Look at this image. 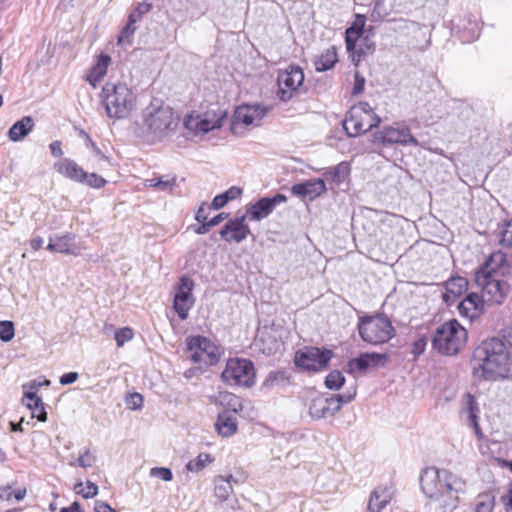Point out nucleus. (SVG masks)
Returning <instances> with one entry per match:
<instances>
[{
  "mask_svg": "<svg viewBox=\"0 0 512 512\" xmlns=\"http://www.w3.org/2000/svg\"><path fill=\"white\" fill-rule=\"evenodd\" d=\"M222 116L215 111H206L205 113H192L185 117L184 126L187 130L196 135L208 133L211 130L221 126Z\"/></svg>",
  "mask_w": 512,
  "mask_h": 512,
  "instance_id": "obj_16",
  "label": "nucleus"
},
{
  "mask_svg": "<svg viewBox=\"0 0 512 512\" xmlns=\"http://www.w3.org/2000/svg\"><path fill=\"white\" fill-rule=\"evenodd\" d=\"M287 201L284 194H276L273 197H263L247 208V218L250 221H260L267 218L274 209Z\"/></svg>",
  "mask_w": 512,
  "mask_h": 512,
  "instance_id": "obj_18",
  "label": "nucleus"
},
{
  "mask_svg": "<svg viewBox=\"0 0 512 512\" xmlns=\"http://www.w3.org/2000/svg\"><path fill=\"white\" fill-rule=\"evenodd\" d=\"M215 426L221 436L229 437L237 430L236 418L233 414L227 412L221 413L218 415Z\"/></svg>",
  "mask_w": 512,
  "mask_h": 512,
  "instance_id": "obj_34",
  "label": "nucleus"
},
{
  "mask_svg": "<svg viewBox=\"0 0 512 512\" xmlns=\"http://www.w3.org/2000/svg\"><path fill=\"white\" fill-rule=\"evenodd\" d=\"M95 512H117L108 503L104 501H96L94 506Z\"/></svg>",
  "mask_w": 512,
  "mask_h": 512,
  "instance_id": "obj_58",
  "label": "nucleus"
},
{
  "mask_svg": "<svg viewBox=\"0 0 512 512\" xmlns=\"http://www.w3.org/2000/svg\"><path fill=\"white\" fill-rule=\"evenodd\" d=\"M218 398H219V401L221 402V404L226 402L229 406H231L233 408L234 412L237 410L236 404H237L238 400L234 394L229 393V392H220Z\"/></svg>",
  "mask_w": 512,
  "mask_h": 512,
  "instance_id": "obj_49",
  "label": "nucleus"
},
{
  "mask_svg": "<svg viewBox=\"0 0 512 512\" xmlns=\"http://www.w3.org/2000/svg\"><path fill=\"white\" fill-rule=\"evenodd\" d=\"M134 31L135 27L133 26L132 19L130 18V23L122 30L121 35L118 38V43L121 45L131 44V37Z\"/></svg>",
  "mask_w": 512,
  "mask_h": 512,
  "instance_id": "obj_48",
  "label": "nucleus"
},
{
  "mask_svg": "<svg viewBox=\"0 0 512 512\" xmlns=\"http://www.w3.org/2000/svg\"><path fill=\"white\" fill-rule=\"evenodd\" d=\"M291 192L297 197L314 200L326 192V185L324 180L320 178L310 179L293 185L291 187Z\"/></svg>",
  "mask_w": 512,
  "mask_h": 512,
  "instance_id": "obj_23",
  "label": "nucleus"
},
{
  "mask_svg": "<svg viewBox=\"0 0 512 512\" xmlns=\"http://www.w3.org/2000/svg\"><path fill=\"white\" fill-rule=\"evenodd\" d=\"M86 146L90 149L93 155V167L102 169L104 163L110 165V158L101 151L89 136H86Z\"/></svg>",
  "mask_w": 512,
  "mask_h": 512,
  "instance_id": "obj_37",
  "label": "nucleus"
},
{
  "mask_svg": "<svg viewBox=\"0 0 512 512\" xmlns=\"http://www.w3.org/2000/svg\"><path fill=\"white\" fill-rule=\"evenodd\" d=\"M466 340V329L456 319H452L436 329L432 346L440 354L453 356L460 352Z\"/></svg>",
  "mask_w": 512,
  "mask_h": 512,
  "instance_id": "obj_6",
  "label": "nucleus"
},
{
  "mask_svg": "<svg viewBox=\"0 0 512 512\" xmlns=\"http://www.w3.org/2000/svg\"><path fill=\"white\" fill-rule=\"evenodd\" d=\"M247 216L243 215L229 220L221 229L220 235L227 241L240 243L250 234V228L245 223Z\"/></svg>",
  "mask_w": 512,
  "mask_h": 512,
  "instance_id": "obj_22",
  "label": "nucleus"
},
{
  "mask_svg": "<svg viewBox=\"0 0 512 512\" xmlns=\"http://www.w3.org/2000/svg\"><path fill=\"white\" fill-rule=\"evenodd\" d=\"M365 85V80L363 77L359 75V73L355 74V85L353 88V94H359L363 92Z\"/></svg>",
  "mask_w": 512,
  "mask_h": 512,
  "instance_id": "obj_57",
  "label": "nucleus"
},
{
  "mask_svg": "<svg viewBox=\"0 0 512 512\" xmlns=\"http://www.w3.org/2000/svg\"><path fill=\"white\" fill-rule=\"evenodd\" d=\"M23 403H25L26 407L31 411L32 418H37L41 422H45L47 420L44 403L34 391L24 392Z\"/></svg>",
  "mask_w": 512,
  "mask_h": 512,
  "instance_id": "obj_27",
  "label": "nucleus"
},
{
  "mask_svg": "<svg viewBox=\"0 0 512 512\" xmlns=\"http://www.w3.org/2000/svg\"><path fill=\"white\" fill-rule=\"evenodd\" d=\"M60 512H82L81 505L75 501L69 507H63Z\"/></svg>",
  "mask_w": 512,
  "mask_h": 512,
  "instance_id": "obj_63",
  "label": "nucleus"
},
{
  "mask_svg": "<svg viewBox=\"0 0 512 512\" xmlns=\"http://www.w3.org/2000/svg\"><path fill=\"white\" fill-rule=\"evenodd\" d=\"M143 122L153 140H162L175 132L178 117L170 106L153 101L143 111Z\"/></svg>",
  "mask_w": 512,
  "mask_h": 512,
  "instance_id": "obj_5",
  "label": "nucleus"
},
{
  "mask_svg": "<svg viewBox=\"0 0 512 512\" xmlns=\"http://www.w3.org/2000/svg\"><path fill=\"white\" fill-rule=\"evenodd\" d=\"M355 392L348 395H335L331 397L318 396L309 405V414L314 419H321L333 415L341 406L353 400Z\"/></svg>",
  "mask_w": 512,
  "mask_h": 512,
  "instance_id": "obj_13",
  "label": "nucleus"
},
{
  "mask_svg": "<svg viewBox=\"0 0 512 512\" xmlns=\"http://www.w3.org/2000/svg\"><path fill=\"white\" fill-rule=\"evenodd\" d=\"M46 249L50 252L78 256L85 247L75 242V236L73 234L66 233L50 236Z\"/></svg>",
  "mask_w": 512,
  "mask_h": 512,
  "instance_id": "obj_20",
  "label": "nucleus"
},
{
  "mask_svg": "<svg viewBox=\"0 0 512 512\" xmlns=\"http://www.w3.org/2000/svg\"><path fill=\"white\" fill-rule=\"evenodd\" d=\"M100 98L107 116L112 119L127 118L136 104V95L125 83H106Z\"/></svg>",
  "mask_w": 512,
  "mask_h": 512,
  "instance_id": "obj_4",
  "label": "nucleus"
},
{
  "mask_svg": "<svg viewBox=\"0 0 512 512\" xmlns=\"http://www.w3.org/2000/svg\"><path fill=\"white\" fill-rule=\"evenodd\" d=\"M13 492L10 486L0 487V499L4 501H10L12 499Z\"/></svg>",
  "mask_w": 512,
  "mask_h": 512,
  "instance_id": "obj_60",
  "label": "nucleus"
},
{
  "mask_svg": "<svg viewBox=\"0 0 512 512\" xmlns=\"http://www.w3.org/2000/svg\"><path fill=\"white\" fill-rule=\"evenodd\" d=\"M74 491L81 495L85 499H90L95 497L98 494V486L87 480L85 484L83 482H78L74 486Z\"/></svg>",
  "mask_w": 512,
  "mask_h": 512,
  "instance_id": "obj_39",
  "label": "nucleus"
},
{
  "mask_svg": "<svg viewBox=\"0 0 512 512\" xmlns=\"http://www.w3.org/2000/svg\"><path fill=\"white\" fill-rule=\"evenodd\" d=\"M498 236L502 246H512V219L499 226Z\"/></svg>",
  "mask_w": 512,
  "mask_h": 512,
  "instance_id": "obj_40",
  "label": "nucleus"
},
{
  "mask_svg": "<svg viewBox=\"0 0 512 512\" xmlns=\"http://www.w3.org/2000/svg\"><path fill=\"white\" fill-rule=\"evenodd\" d=\"M14 337V325L11 321H0V340L9 342Z\"/></svg>",
  "mask_w": 512,
  "mask_h": 512,
  "instance_id": "obj_45",
  "label": "nucleus"
},
{
  "mask_svg": "<svg viewBox=\"0 0 512 512\" xmlns=\"http://www.w3.org/2000/svg\"><path fill=\"white\" fill-rule=\"evenodd\" d=\"M395 497V488L392 485H378L368 499V512H381Z\"/></svg>",
  "mask_w": 512,
  "mask_h": 512,
  "instance_id": "obj_21",
  "label": "nucleus"
},
{
  "mask_svg": "<svg viewBox=\"0 0 512 512\" xmlns=\"http://www.w3.org/2000/svg\"><path fill=\"white\" fill-rule=\"evenodd\" d=\"M420 482L423 493L441 512L454 510L458 506L460 495L466 492V481L445 469H425Z\"/></svg>",
  "mask_w": 512,
  "mask_h": 512,
  "instance_id": "obj_1",
  "label": "nucleus"
},
{
  "mask_svg": "<svg viewBox=\"0 0 512 512\" xmlns=\"http://www.w3.org/2000/svg\"><path fill=\"white\" fill-rule=\"evenodd\" d=\"M53 168L60 175L77 183H80L85 175V170L69 158H62L55 162Z\"/></svg>",
  "mask_w": 512,
  "mask_h": 512,
  "instance_id": "obj_25",
  "label": "nucleus"
},
{
  "mask_svg": "<svg viewBox=\"0 0 512 512\" xmlns=\"http://www.w3.org/2000/svg\"><path fill=\"white\" fill-rule=\"evenodd\" d=\"M228 201L235 200L242 194V189L237 186H231L227 191L224 192Z\"/></svg>",
  "mask_w": 512,
  "mask_h": 512,
  "instance_id": "obj_56",
  "label": "nucleus"
},
{
  "mask_svg": "<svg viewBox=\"0 0 512 512\" xmlns=\"http://www.w3.org/2000/svg\"><path fill=\"white\" fill-rule=\"evenodd\" d=\"M228 202L229 201L227 197L225 196L224 193H222L214 197L210 207L213 208L214 210H219L222 207H224Z\"/></svg>",
  "mask_w": 512,
  "mask_h": 512,
  "instance_id": "obj_53",
  "label": "nucleus"
},
{
  "mask_svg": "<svg viewBox=\"0 0 512 512\" xmlns=\"http://www.w3.org/2000/svg\"><path fill=\"white\" fill-rule=\"evenodd\" d=\"M144 185L160 192L171 193L177 186V178L172 175L153 177L146 179Z\"/></svg>",
  "mask_w": 512,
  "mask_h": 512,
  "instance_id": "obj_31",
  "label": "nucleus"
},
{
  "mask_svg": "<svg viewBox=\"0 0 512 512\" xmlns=\"http://www.w3.org/2000/svg\"><path fill=\"white\" fill-rule=\"evenodd\" d=\"M345 382V377L340 371H332L330 372L325 379V385L330 390H338L340 389Z\"/></svg>",
  "mask_w": 512,
  "mask_h": 512,
  "instance_id": "obj_43",
  "label": "nucleus"
},
{
  "mask_svg": "<svg viewBox=\"0 0 512 512\" xmlns=\"http://www.w3.org/2000/svg\"><path fill=\"white\" fill-rule=\"evenodd\" d=\"M33 127V119L30 116H25L12 125L8 136L13 142L21 141L32 131Z\"/></svg>",
  "mask_w": 512,
  "mask_h": 512,
  "instance_id": "obj_30",
  "label": "nucleus"
},
{
  "mask_svg": "<svg viewBox=\"0 0 512 512\" xmlns=\"http://www.w3.org/2000/svg\"><path fill=\"white\" fill-rule=\"evenodd\" d=\"M236 482L232 475L227 477L217 476L214 480V494L215 497L220 501H226L229 496L233 493L232 483Z\"/></svg>",
  "mask_w": 512,
  "mask_h": 512,
  "instance_id": "obj_32",
  "label": "nucleus"
},
{
  "mask_svg": "<svg viewBox=\"0 0 512 512\" xmlns=\"http://www.w3.org/2000/svg\"><path fill=\"white\" fill-rule=\"evenodd\" d=\"M193 287L194 282L190 277L182 276L180 278L174 295V309L182 320L187 318L188 311L194 304Z\"/></svg>",
  "mask_w": 512,
  "mask_h": 512,
  "instance_id": "obj_17",
  "label": "nucleus"
},
{
  "mask_svg": "<svg viewBox=\"0 0 512 512\" xmlns=\"http://www.w3.org/2000/svg\"><path fill=\"white\" fill-rule=\"evenodd\" d=\"M49 148H50V151H51V154L55 157H60L63 155V150L61 148V142L60 141H53L50 145H49Z\"/></svg>",
  "mask_w": 512,
  "mask_h": 512,
  "instance_id": "obj_59",
  "label": "nucleus"
},
{
  "mask_svg": "<svg viewBox=\"0 0 512 512\" xmlns=\"http://www.w3.org/2000/svg\"><path fill=\"white\" fill-rule=\"evenodd\" d=\"M133 330L129 327H124L115 332V340L119 347L123 346L126 342L133 338Z\"/></svg>",
  "mask_w": 512,
  "mask_h": 512,
  "instance_id": "obj_46",
  "label": "nucleus"
},
{
  "mask_svg": "<svg viewBox=\"0 0 512 512\" xmlns=\"http://www.w3.org/2000/svg\"><path fill=\"white\" fill-rule=\"evenodd\" d=\"M468 281L464 277H451L445 282V293L443 299L447 304H451L457 296H460L467 290Z\"/></svg>",
  "mask_w": 512,
  "mask_h": 512,
  "instance_id": "obj_26",
  "label": "nucleus"
},
{
  "mask_svg": "<svg viewBox=\"0 0 512 512\" xmlns=\"http://www.w3.org/2000/svg\"><path fill=\"white\" fill-rule=\"evenodd\" d=\"M357 329L361 339L371 345L387 343L395 336L392 322L383 314L359 317Z\"/></svg>",
  "mask_w": 512,
  "mask_h": 512,
  "instance_id": "obj_7",
  "label": "nucleus"
},
{
  "mask_svg": "<svg viewBox=\"0 0 512 512\" xmlns=\"http://www.w3.org/2000/svg\"><path fill=\"white\" fill-rule=\"evenodd\" d=\"M214 458L208 453H200L195 459L190 460L186 464V469L192 473L202 471L206 466L211 464Z\"/></svg>",
  "mask_w": 512,
  "mask_h": 512,
  "instance_id": "obj_38",
  "label": "nucleus"
},
{
  "mask_svg": "<svg viewBox=\"0 0 512 512\" xmlns=\"http://www.w3.org/2000/svg\"><path fill=\"white\" fill-rule=\"evenodd\" d=\"M188 358L200 366H212L219 362L223 349L210 338L196 335L186 340Z\"/></svg>",
  "mask_w": 512,
  "mask_h": 512,
  "instance_id": "obj_8",
  "label": "nucleus"
},
{
  "mask_svg": "<svg viewBox=\"0 0 512 512\" xmlns=\"http://www.w3.org/2000/svg\"><path fill=\"white\" fill-rule=\"evenodd\" d=\"M81 184H85L91 188L99 189L106 185L107 181L96 173H88L82 177Z\"/></svg>",
  "mask_w": 512,
  "mask_h": 512,
  "instance_id": "obj_44",
  "label": "nucleus"
},
{
  "mask_svg": "<svg viewBox=\"0 0 512 512\" xmlns=\"http://www.w3.org/2000/svg\"><path fill=\"white\" fill-rule=\"evenodd\" d=\"M474 372L484 380L512 378V352L499 337L486 339L474 350Z\"/></svg>",
  "mask_w": 512,
  "mask_h": 512,
  "instance_id": "obj_2",
  "label": "nucleus"
},
{
  "mask_svg": "<svg viewBox=\"0 0 512 512\" xmlns=\"http://www.w3.org/2000/svg\"><path fill=\"white\" fill-rule=\"evenodd\" d=\"M332 352L318 347H304L295 354V365L303 370L317 372L327 367Z\"/></svg>",
  "mask_w": 512,
  "mask_h": 512,
  "instance_id": "obj_11",
  "label": "nucleus"
},
{
  "mask_svg": "<svg viewBox=\"0 0 512 512\" xmlns=\"http://www.w3.org/2000/svg\"><path fill=\"white\" fill-rule=\"evenodd\" d=\"M151 477H158L163 481L169 482L173 479L172 471L165 467H154L150 470Z\"/></svg>",
  "mask_w": 512,
  "mask_h": 512,
  "instance_id": "obj_47",
  "label": "nucleus"
},
{
  "mask_svg": "<svg viewBox=\"0 0 512 512\" xmlns=\"http://www.w3.org/2000/svg\"><path fill=\"white\" fill-rule=\"evenodd\" d=\"M373 142L383 145H419L418 140L411 134L410 128L403 123L383 127L381 131L374 134Z\"/></svg>",
  "mask_w": 512,
  "mask_h": 512,
  "instance_id": "obj_12",
  "label": "nucleus"
},
{
  "mask_svg": "<svg viewBox=\"0 0 512 512\" xmlns=\"http://www.w3.org/2000/svg\"><path fill=\"white\" fill-rule=\"evenodd\" d=\"M505 262L501 252L493 253L490 258L475 272V283L482 291L484 301L500 304L506 297L509 285L499 278L498 268Z\"/></svg>",
  "mask_w": 512,
  "mask_h": 512,
  "instance_id": "obj_3",
  "label": "nucleus"
},
{
  "mask_svg": "<svg viewBox=\"0 0 512 512\" xmlns=\"http://www.w3.org/2000/svg\"><path fill=\"white\" fill-rule=\"evenodd\" d=\"M111 58L108 55L102 54L99 56L95 65L91 68L87 76V81L96 87L97 83L105 76Z\"/></svg>",
  "mask_w": 512,
  "mask_h": 512,
  "instance_id": "obj_33",
  "label": "nucleus"
},
{
  "mask_svg": "<svg viewBox=\"0 0 512 512\" xmlns=\"http://www.w3.org/2000/svg\"><path fill=\"white\" fill-rule=\"evenodd\" d=\"M95 462V456L88 449H86L82 454L79 455L78 458L70 461L69 465L72 467L79 466L82 468H89L92 467Z\"/></svg>",
  "mask_w": 512,
  "mask_h": 512,
  "instance_id": "obj_42",
  "label": "nucleus"
},
{
  "mask_svg": "<svg viewBox=\"0 0 512 512\" xmlns=\"http://www.w3.org/2000/svg\"><path fill=\"white\" fill-rule=\"evenodd\" d=\"M503 502L506 506V509L512 511V482L509 485L507 495L503 497Z\"/></svg>",
  "mask_w": 512,
  "mask_h": 512,
  "instance_id": "obj_61",
  "label": "nucleus"
},
{
  "mask_svg": "<svg viewBox=\"0 0 512 512\" xmlns=\"http://www.w3.org/2000/svg\"><path fill=\"white\" fill-rule=\"evenodd\" d=\"M350 174V166L347 162H340L338 165L327 169L324 176L327 180L339 185L344 182Z\"/></svg>",
  "mask_w": 512,
  "mask_h": 512,
  "instance_id": "obj_36",
  "label": "nucleus"
},
{
  "mask_svg": "<svg viewBox=\"0 0 512 512\" xmlns=\"http://www.w3.org/2000/svg\"><path fill=\"white\" fill-rule=\"evenodd\" d=\"M210 209H211L210 206H208L206 203H203L199 207V209H198V211L196 213V216H195L196 220L198 222H208L207 219H208V216H209Z\"/></svg>",
  "mask_w": 512,
  "mask_h": 512,
  "instance_id": "obj_52",
  "label": "nucleus"
},
{
  "mask_svg": "<svg viewBox=\"0 0 512 512\" xmlns=\"http://www.w3.org/2000/svg\"><path fill=\"white\" fill-rule=\"evenodd\" d=\"M500 339L505 343V347L512 352V328L505 329Z\"/></svg>",
  "mask_w": 512,
  "mask_h": 512,
  "instance_id": "obj_55",
  "label": "nucleus"
},
{
  "mask_svg": "<svg viewBox=\"0 0 512 512\" xmlns=\"http://www.w3.org/2000/svg\"><path fill=\"white\" fill-rule=\"evenodd\" d=\"M50 385V381L45 379L44 381H38V380H33L29 383H26L22 386L23 388V391H34L35 393L37 392V390L42 387V386H49Z\"/></svg>",
  "mask_w": 512,
  "mask_h": 512,
  "instance_id": "obj_50",
  "label": "nucleus"
},
{
  "mask_svg": "<svg viewBox=\"0 0 512 512\" xmlns=\"http://www.w3.org/2000/svg\"><path fill=\"white\" fill-rule=\"evenodd\" d=\"M380 122V117L373 113L371 106L367 102H360L350 109L343 122V127L348 136L354 137L371 130Z\"/></svg>",
  "mask_w": 512,
  "mask_h": 512,
  "instance_id": "obj_9",
  "label": "nucleus"
},
{
  "mask_svg": "<svg viewBox=\"0 0 512 512\" xmlns=\"http://www.w3.org/2000/svg\"><path fill=\"white\" fill-rule=\"evenodd\" d=\"M127 404L131 409H138L143 405V398L139 393H133L127 398Z\"/></svg>",
  "mask_w": 512,
  "mask_h": 512,
  "instance_id": "obj_51",
  "label": "nucleus"
},
{
  "mask_svg": "<svg viewBox=\"0 0 512 512\" xmlns=\"http://www.w3.org/2000/svg\"><path fill=\"white\" fill-rule=\"evenodd\" d=\"M255 369L250 360L231 358L222 372V379L229 385L250 387L255 382Z\"/></svg>",
  "mask_w": 512,
  "mask_h": 512,
  "instance_id": "obj_10",
  "label": "nucleus"
},
{
  "mask_svg": "<svg viewBox=\"0 0 512 512\" xmlns=\"http://www.w3.org/2000/svg\"><path fill=\"white\" fill-rule=\"evenodd\" d=\"M484 300L477 293L468 294L457 306L460 316L473 320L483 312Z\"/></svg>",
  "mask_w": 512,
  "mask_h": 512,
  "instance_id": "obj_24",
  "label": "nucleus"
},
{
  "mask_svg": "<svg viewBox=\"0 0 512 512\" xmlns=\"http://www.w3.org/2000/svg\"><path fill=\"white\" fill-rule=\"evenodd\" d=\"M387 355L381 353H362L357 358L348 362V371L350 373H365L370 369L384 367L387 363Z\"/></svg>",
  "mask_w": 512,
  "mask_h": 512,
  "instance_id": "obj_19",
  "label": "nucleus"
},
{
  "mask_svg": "<svg viewBox=\"0 0 512 512\" xmlns=\"http://www.w3.org/2000/svg\"><path fill=\"white\" fill-rule=\"evenodd\" d=\"M337 59V52L334 47L326 49L319 56H317L314 60V66L316 71L323 72L334 67Z\"/></svg>",
  "mask_w": 512,
  "mask_h": 512,
  "instance_id": "obj_35",
  "label": "nucleus"
},
{
  "mask_svg": "<svg viewBox=\"0 0 512 512\" xmlns=\"http://www.w3.org/2000/svg\"><path fill=\"white\" fill-rule=\"evenodd\" d=\"M462 413L467 415L468 423L473 427L475 434L477 436H481V430L478 423L479 408L477 407L474 396L469 393L463 398Z\"/></svg>",
  "mask_w": 512,
  "mask_h": 512,
  "instance_id": "obj_29",
  "label": "nucleus"
},
{
  "mask_svg": "<svg viewBox=\"0 0 512 512\" xmlns=\"http://www.w3.org/2000/svg\"><path fill=\"white\" fill-rule=\"evenodd\" d=\"M227 216H228V214L222 212V213H219L218 215H216L215 217H213L208 222L211 227H214V226L220 224L222 221H224L227 218Z\"/></svg>",
  "mask_w": 512,
  "mask_h": 512,
  "instance_id": "obj_62",
  "label": "nucleus"
},
{
  "mask_svg": "<svg viewBox=\"0 0 512 512\" xmlns=\"http://www.w3.org/2000/svg\"><path fill=\"white\" fill-rule=\"evenodd\" d=\"M304 73L298 66H289L278 74V92L280 100L287 102L291 100L298 88L303 84Z\"/></svg>",
  "mask_w": 512,
  "mask_h": 512,
  "instance_id": "obj_15",
  "label": "nucleus"
},
{
  "mask_svg": "<svg viewBox=\"0 0 512 512\" xmlns=\"http://www.w3.org/2000/svg\"><path fill=\"white\" fill-rule=\"evenodd\" d=\"M494 508V496L490 493L480 494L477 498L475 512H492Z\"/></svg>",
  "mask_w": 512,
  "mask_h": 512,
  "instance_id": "obj_41",
  "label": "nucleus"
},
{
  "mask_svg": "<svg viewBox=\"0 0 512 512\" xmlns=\"http://www.w3.org/2000/svg\"><path fill=\"white\" fill-rule=\"evenodd\" d=\"M267 109L266 107L260 104H244L239 107L234 112L231 129L234 134L240 133V128L242 125L244 126H257L260 124L262 119L266 116Z\"/></svg>",
  "mask_w": 512,
  "mask_h": 512,
  "instance_id": "obj_14",
  "label": "nucleus"
},
{
  "mask_svg": "<svg viewBox=\"0 0 512 512\" xmlns=\"http://www.w3.org/2000/svg\"><path fill=\"white\" fill-rule=\"evenodd\" d=\"M77 379H78V373L77 372H69V373L63 374L60 377L59 382L62 385H68V384L74 383Z\"/></svg>",
  "mask_w": 512,
  "mask_h": 512,
  "instance_id": "obj_54",
  "label": "nucleus"
},
{
  "mask_svg": "<svg viewBox=\"0 0 512 512\" xmlns=\"http://www.w3.org/2000/svg\"><path fill=\"white\" fill-rule=\"evenodd\" d=\"M387 0H376L373 15L380 18H385L391 13H404L410 2L408 0H391L390 7L387 9L385 6Z\"/></svg>",
  "mask_w": 512,
  "mask_h": 512,
  "instance_id": "obj_28",
  "label": "nucleus"
},
{
  "mask_svg": "<svg viewBox=\"0 0 512 512\" xmlns=\"http://www.w3.org/2000/svg\"><path fill=\"white\" fill-rule=\"evenodd\" d=\"M44 244V240L43 238L41 237H36V238H33L31 241H30V246L33 250L37 251L39 249L42 248Z\"/></svg>",
  "mask_w": 512,
  "mask_h": 512,
  "instance_id": "obj_64",
  "label": "nucleus"
}]
</instances>
